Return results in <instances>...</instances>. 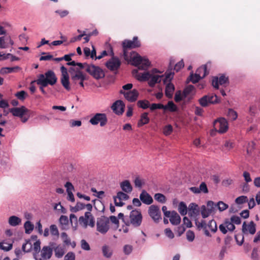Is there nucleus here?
Wrapping results in <instances>:
<instances>
[{
  "instance_id": "4c0bfd02",
  "label": "nucleus",
  "mask_w": 260,
  "mask_h": 260,
  "mask_svg": "<svg viewBox=\"0 0 260 260\" xmlns=\"http://www.w3.org/2000/svg\"><path fill=\"white\" fill-rule=\"evenodd\" d=\"M154 198L156 201L161 204H164L166 202V197L160 193H155Z\"/></svg>"
},
{
  "instance_id": "de8ad7c7",
  "label": "nucleus",
  "mask_w": 260,
  "mask_h": 260,
  "mask_svg": "<svg viewBox=\"0 0 260 260\" xmlns=\"http://www.w3.org/2000/svg\"><path fill=\"white\" fill-rule=\"evenodd\" d=\"M225 225L226 227L227 230L230 232H233L235 229V226L230 220L226 219L224 221Z\"/></svg>"
},
{
  "instance_id": "5fc2aeb1",
  "label": "nucleus",
  "mask_w": 260,
  "mask_h": 260,
  "mask_svg": "<svg viewBox=\"0 0 260 260\" xmlns=\"http://www.w3.org/2000/svg\"><path fill=\"white\" fill-rule=\"evenodd\" d=\"M173 132V127L171 124L165 126L163 128V133L166 136L170 135Z\"/></svg>"
},
{
  "instance_id": "e433bc0d",
  "label": "nucleus",
  "mask_w": 260,
  "mask_h": 260,
  "mask_svg": "<svg viewBox=\"0 0 260 260\" xmlns=\"http://www.w3.org/2000/svg\"><path fill=\"white\" fill-rule=\"evenodd\" d=\"M102 252L103 255L107 258L111 257L112 254V251L107 245H104L102 247Z\"/></svg>"
},
{
  "instance_id": "09e8293b",
  "label": "nucleus",
  "mask_w": 260,
  "mask_h": 260,
  "mask_svg": "<svg viewBox=\"0 0 260 260\" xmlns=\"http://www.w3.org/2000/svg\"><path fill=\"white\" fill-rule=\"evenodd\" d=\"M208 98H208L206 95L203 96L199 100L200 104L202 107L207 106L209 104H210L209 102H208Z\"/></svg>"
},
{
  "instance_id": "052dcab7",
  "label": "nucleus",
  "mask_w": 260,
  "mask_h": 260,
  "mask_svg": "<svg viewBox=\"0 0 260 260\" xmlns=\"http://www.w3.org/2000/svg\"><path fill=\"white\" fill-rule=\"evenodd\" d=\"M217 207V205L215 204L213 201H210L207 202L206 208L212 213L215 208Z\"/></svg>"
},
{
  "instance_id": "49530a36",
  "label": "nucleus",
  "mask_w": 260,
  "mask_h": 260,
  "mask_svg": "<svg viewBox=\"0 0 260 260\" xmlns=\"http://www.w3.org/2000/svg\"><path fill=\"white\" fill-rule=\"evenodd\" d=\"M117 199L119 201L124 200L126 201L128 199L129 196L125 192L122 191H119L117 193L116 197Z\"/></svg>"
},
{
  "instance_id": "58836bf2",
  "label": "nucleus",
  "mask_w": 260,
  "mask_h": 260,
  "mask_svg": "<svg viewBox=\"0 0 260 260\" xmlns=\"http://www.w3.org/2000/svg\"><path fill=\"white\" fill-rule=\"evenodd\" d=\"M177 106L172 101H169L167 105L164 106V110H169L171 112L177 111Z\"/></svg>"
},
{
  "instance_id": "393cba45",
  "label": "nucleus",
  "mask_w": 260,
  "mask_h": 260,
  "mask_svg": "<svg viewBox=\"0 0 260 260\" xmlns=\"http://www.w3.org/2000/svg\"><path fill=\"white\" fill-rule=\"evenodd\" d=\"M165 95L168 98H172L175 90L174 85L172 83H166Z\"/></svg>"
},
{
  "instance_id": "864d4df0",
  "label": "nucleus",
  "mask_w": 260,
  "mask_h": 260,
  "mask_svg": "<svg viewBox=\"0 0 260 260\" xmlns=\"http://www.w3.org/2000/svg\"><path fill=\"white\" fill-rule=\"evenodd\" d=\"M248 199L246 196H241L236 199L235 202L237 204L241 205L246 203Z\"/></svg>"
},
{
  "instance_id": "5701e85b",
  "label": "nucleus",
  "mask_w": 260,
  "mask_h": 260,
  "mask_svg": "<svg viewBox=\"0 0 260 260\" xmlns=\"http://www.w3.org/2000/svg\"><path fill=\"white\" fill-rule=\"evenodd\" d=\"M120 186L122 191L126 193H130L133 190V187L129 181L124 180L120 183Z\"/></svg>"
},
{
  "instance_id": "c03bdc74",
  "label": "nucleus",
  "mask_w": 260,
  "mask_h": 260,
  "mask_svg": "<svg viewBox=\"0 0 260 260\" xmlns=\"http://www.w3.org/2000/svg\"><path fill=\"white\" fill-rule=\"evenodd\" d=\"M137 105L138 107L146 109L149 107L150 104L149 101L146 100H140L137 102Z\"/></svg>"
},
{
  "instance_id": "c85d7f7f",
  "label": "nucleus",
  "mask_w": 260,
  "mask_h": 260,
  "mask_svg": "<svg viewBox=\"0 0 260 260\" xmlns=\"http://www.w3.org/2000/svg\"><path fill=\"white\" fill-rule=\"evenodd\" d=\"M59 222L61 225V229L66 230L69 226V219L67 216L61 215L59 218Z\"/></svg>"
},
{
  "instance_id": "39448f33",
  "label": "nucleus",
  "mask_w": 260,
  "mask_h": 260,
  "mask_svg": "<svg viewBox=\"0 0 260 260\" xmlns=\"http://www.w3.org/2000/svg\"><path fill=\"white\" fill-rule=\"evenodd\" d=\"M86 72L96 80L102 79L105 77L104 71L99 67L93 64H90L89 66H88Z\"/></svg>"
},
{
  "instance_id": "7ed1b4c3",
  "label": "nucleus",
  "mask_w": 260,
  "mask_h": 260,
  "mask_svg": "<svg viewBox=\"0 0 260 260\" xmlns=\"http://www.w3.org/2000/svg\"><path fill=\"white\" fill-rule=\"evenodd\" d=\"M50 246H44L42 247L40 253H33L35 260H49L53 254V247L54 243H50Z\"/></svg>"
},
{
  "instance_id": "4468645a",
  "label": "nucleus",
  "mask_w": 260,
  "mask_h": 260,
  "mask_svg": "<svg viewBox=\"0 0 260 260\" xmlns=\"http://www.w3.org/2000/svg\"><path fill=\"white\" fill-rule=\"evenodd\" d=\"M9 111L14 116L22 117L24 115L30 113V111L25 107L22 106L19 108H12L9 109Z\"/></svg>"
},
{
  "instance_id": "f03ea898",
  "label": "nucleus",
  "mask_w": 260,
  "mask_h": 260,
  "mask_svg": "<svg viewBox=\"0 0 260 260\" xmlns=\"http://www.w3.org/2000/svg\"><path fill=\"white\" fill-rule=\"evenodd\" d=\"M57 79L54 72L52 70H49L45 74H40L36 82L38 85L47 86L48 84L51 85L55 84Z\"/></svg>"
},
{
  "instance_id": "79ce46f5",
  "label": "nucleus",
  "mask_w": 260,
  "mask_h": 260,
  "mask_svg": "<svg viewBox=\"0 0 260 260\" xmlns=\"http://www.w3.org/2000/svg\"><path fill=\"white\" fill-rule=\"evenodd\" d=\"M85 207V205L81 202H77L75 207H72L71 211L73 212H77L78 211L83 209Z\"/></svg>"
},
{
  "instance_id": "dca6fc26",
  "label": "nucleus",
  "mask_w": 260,
  "mask_h": 260,
  "mask_svg": "<svg viewBox=\"0 0 260 260\" xmlns=\"http://www.w3.org/2000/svg\"><path fill=\"white\" fill-rule=\"evenodd\" d=\"M242 232L244 234H246L249 232L250 234L253 235L256 232L255 224L253 221H251L247 225L246 222H244L242 225Z\"/></svg>"
},
{
  "instance_id": "f704fd0d",
  "label": "nucleus",
  "mask_w": 260,
  "mask_h": 260,
  "mask_svg": "<svg viewBox=\"0 0 260 260\" xmlns=\"http://www.w3.org/2000/svg\"><path fill=\"white\" fill-rule=\"evenodd\" d=\"M201 79H202V78L199 74H197V73L196 74H193L192 73L190 74L187 80H189L192 83L194 84L199 82V81Z\"/></svg>"
},
{
  "instance_id": "680f3d73",
  "label": "nucleus",
  "mask_w": 260,
  "mask_h": 260,
  "mask_svg": "<svg viewBox=\"0 0 260 260\" xmlns=\"http://www.w3.org/2000/svg\"><path fill=\"white\" fill-rule=\"evenodd\" d=\"M41 242L39 240H37L33 244L34 246V253H40L41 249Z\"/></svg>"
},
{
  "instance_id": "9d476101",
  "label": "nucleus",
  "mask_w": 260,
  "mask_h": 260,
  "mask_svg": "<svg viewBox=\"0 0 260 260\" xmlns=\"http://www.w3.org/2000/svg\"><path fill=\"white\" fill-rule=\"evenodd\" d=\"M214 129L219 133H224L228 129V123L224 118H220L214 121L213 123Z\"/></svg>"
},
{
  "instance_id": "4d7b16f0",
  "label": "nucleus",
  "mask_w": 260,
  "mask_h": 260,
  "mask_svg": "<svg viewBox=\"0 0 260 260\" xmlns=\"http://www.w3.org/2000/svg\"><path fill=\"white\" fill-rule=\"evenodd\" d=\"M195 224L199 230L201 229L207 228V224L204 220H202L201 222H199L197 219H196L195 220Z\"/></svg>"
},
{
  "instance_id": "a211bd4d",
  "label": "nucleus",
  "mask_w": 260,
  "mask_h": 260,
  "mask_svg": "<svg viewBox=\"0 0 260 260\" xmlns=\"http://www.w3.org/2000/svg\"><path fill=\"white\" fill-rule=\"evenodd\" d=\"M140 200L146 205H150L153 201L151 196L145 190H143L140 193Z\"/></svg>"
},
{
  "instance_id": "6e6552de",
  "label": "nucleus",
  "mask_w": 260,
  "mask_h": 260,
  "mask_svg": "<svg viewBox=\"0 0 260 260\" xmlns=\"http://www.w3.org/2000/svg\"><path fill=\"white\" fill-rule=\"evenodd\" d=\"M148 213L155 223H158L161 220V211L159 207L156 205H152L149 206Z\"/></svg>"
},
{
  "instance_id": "b1692460",
  "label": "nucleus",
  "mask_w": 260,
  "mask_h": 260,
  "mask_svg": "<svg viewBox=\"0 0 260 260\" xmlns=\"http://www.w3.org/2000/svg\"><path fill=\"white\" fill-rule=\"evenodd\" d=\"M21 68L18 66L14 67H3L0 70V73L2 75L10 74L14 72H17L20 71Z\"/></svg>"
},
{
  "instance_id": "338daca9",
  "label": "nucleus",
  "mask_w": 260,
  "mask_h": 260,
  "mask_svg": "<svg viewBox=\"0 0 260 260\" xmlns=\"http://www.w3.org/2000/svg\"><path fill=\"white\" fill-rule=\"evenodd\" d=\"M199 188L200 193L203 192L204 193H207L208 192V189L207 185L204 182L201 183Z\"/></svg>"
},
{
  "instance_id": "c756f323",
  "label": "nucleus",
  "mask_w": 260,
  "mask_h": 260,
  "mask_svg": "<svg viewBox=\"0 0 260 260\" xmlns=\"http://www.w3.org/2000/svg\"><path fill=\"white\" fill-rule=\"evenodd\" d=\"M207 64H204L203 66L199 68L196 73L201 76L202 78H204L207 75L209 74V72L207 70Z\"/></svg>"
},
{
  "instance_id": "ea45409f",
  "label": "nucleus",
  "mask_w": 260,
  "mask_h": 260,
  "mask_svg": "<svg viewBox=\"0 0 260 260\" xmlns=\"http://www.w3.org/2000/svg\"><path fill=\"white\" fill-rule=\"evenodd\" d=\"M212 213L206 208L205 205H202L201 208V214L203 218L208 217Z\"/></svg>"
},
{
  "instance_id": "f8f14e48",
  "label": "nucleus",
  "mask_w": 260,
  "mask_h": 260,
  "mask_svg": "<svg viewBox=\"0 0 260 260\" xmlns=\"http://www.w3.org/2000/svg\"><path fill=\"white\" fill-rule=\"evenodd\" d=\"M120 93L123 94L125 99L131 102L136 101L139 95L138 90L135 89L129 91H125L123 90H121Z\"/></svg>"
},
{
  "instance_id": "603ef678",
  "label": "nucleus",
  "mask_w": 260,
  "mask_h": 260,
  "mask_svg": "<svg viewBox=\"0 0 260 260\" xmlns=\"http://www.w3.org/2000/svg\"><path fill=\"white\" fill-rule=\"evenodd\" d=\"M228 116L230 119L232 120H235L237 118V114L236 111L232 109H230L228 110Z\"/></svg>"
},
{
  "instance_id": "412c9836",
  "label": "nucleus",
  "mask_w": 260,
  "mask_h": 260,
  "mask_svg": "<svg viewBox=\"0 0 260 260\" xmlns=\"http://www.w3.org/2000/svg\"><path fill=\"white\" fill-rule=\"evenodd\" d=\"M164 77L163 75H155L150 74V77L148 80V84L150 87H153L156 83H160L162 78Z\"/></svg>"
},
{
  "instance_id": "0eeeda50",
  "label": "nucleus",
  "mask_w": 260,
  "mask_h": 260,
  "mask_svg": "<svg viewBox=\"0 0 260 260\" xmlns=\"http://www.w3.org/2000/svg\"><path fill=\"white\" fill-rule=\"evenodd\" d=\"M109 219L102 216L97 219L96 226L97 231L101 234H106L109 229Z\"/></svg>"
},
{
  "instance_id": "bb28decb",
  "label": "nucleus",
  "mask_w": 260,
  "mask_h": 260,
  "mask_svg": "<svg viewBox=\"0 0 260 260\" xmlns=\"http://www.w3.org/2000/svg\"><path fill=\"white\" fill-rule=\"evenodd\" d=\"M21 222V219L16 216H11L9 217L8 223L12 226H16L19 225Z\"/></svg>"
},
{
  "instance_id": "0e129e2a",
  "label": "nucleus",
  "mask_w": 260,
  "mask_h": 260,
  "mask_svg": "<svg viewBox=\"0 0 260 260\" xmlns=\"http://www.w3.org/2000/svg\"><path fill=\"white\" fill-rule=\"evenodd\" d=\"M186 239L189 242H192L194 239V234L193 232L191 230L187 231L186 233Z\"/></svg>"
},
{
  "instance_id": "7c9ffc66",
  "label": "nucleus",
  "mask_w": 260,
  "mask_h": 260,
  "mask_svg": "<svg viewBox=\"0 0 260 260\" xmlns=\"http://www.w3.org/2000/svg\"><path fill=\"white\" fill-rule=\"evenodd\" d=\"M32 248V244L30 240H25V243L22 246V249L24 252H29Z\"/></svg>"
},
{
  "instance_id": "72a5a7b5",
  "label": "nucleus",
  "mask_w": 260,
  "mask_h": 260,
  "mask_svg": "<svg viewBox=\"0 0 260 260\" xmlns=\"http://www.w3.org/2000/svg\"><path fill=\"white\" fill-rule=\"evenodd\" d=\"M145 183V180L140 176H137L134 180V184L136 187L141 188Z\"/></svg>"
},
{
  "instance_id": "774afa93",
  "label": "nucleus",
  "mask_w": 260,
  "mask_h": 260,
  "mask_svg": "<svg viewBox=\"0 0 260 260\" xmlns=\"http://www.w3.org/2000/svg\"><path fill=\"white\" fill-rule=\"evenodd\" d=\"M64 260H75V254L73 252H69L64 257Z\"/></svg>"
},
{
  "instance_id": "e2e57ef3",
  "label": "nucleus",
  "mask_w": 260,
  "mask_h": 260,
  "mask_svg": "<svg viewBox=\"0 0 260 260\" xmlns=\"http://www.w3.org/2000/svg\"><path fill=\"white\" fill-rule=\"evenodd\" d=\"M217 206L218 207V209L220 211H223L226 210L229 206L228 204L223 203L222 201H219L217 204Z\"/></svg>"
},
{
  "instance_id": "bf43d9fd",
  "label": "nucleus",
  "mask_w": 260,
  "mask_h": 260,
  "mask_svg": "<svg viewBox=\"0 0 260 260\" xmlns=\"http://www.w3.org/2000/svg\"><path fill=\"white\" fill-rule=\"evenodd\" d=\"M133 249V247L129 244L125 245L123 247V252L125 255H129L130 254Z\"/></svg>"
},
{
  "instance_id": "1a4fd4ad",
  "label": "nucleus",
  "mask_w": 260,
  "mask_h": 260,
  "mask_svg": "<svg viewBox=\"0 0 260 260\" xmlns=\"http://www.w3.org/2000/svg\"><path fill=\"white\" fill-rule=\"evenodd\" d=\"M108 122L107 115L105 113H96L89 120V122L93 125H97L99 123L101 126H104Z\"/></svg>"
},
{
  "instance_id": "8fccbe9b",
  "label": "nucleus",
  "mask_w": 260,
  "mask_h": 260,
  "mask_svg": "<svg viewBox=\"0 0 260 260\" xmlns=\"http://www.w3.org/2000/svg\"><path fill=\"white\" fill-rule=\"evenodd\" d=\"M27 95V93L24 90L20 91L15 93V96L21 101H23Z\"/></svg>"
},
{
  "instance_id": "9b49d317",
  "label": "nucleus",
  "mask_w": 260,
  "mask_h": 260,
  "mask_svg": "<svg viewBox=\"0 0 260 260\" xmlns=\"http://www.w3.org/2000/svg\"><path fill=\"white\" fill-rule=\"evenodd\" d=\"M69 72L71 74V80L75 84L77 80L84 81L86 80L85 75L78 69H75L73 67L70 68Z\"/></svg>"
},
{
  "instance_id": "6ab92c4d",
  "label": "nucleus",
  "mask_w": 260,
  "mask_h": 260,
  "mask_svg": "<svg viewBox=\"0 0 260 260\" xmlns=\"http://www.w3.org/2000/svg\"><path fill=\"white\" fill-rule=\"evenodd\" d=\"M228 81V78L224 75H221L219 78L214 77L212 79V85L216 89L218 88V85H223Z\"/></svg>"
},
{
  "instance_id": "cd10ccee",
  "label": "nucleus",
  "mask_w": 260,
  "mask_h": 260,
  "mask_svg": "<svg viewBox=\"0 0 260 260\" xmlns=\"http://www.w3.org/2000/svg\"><path fill=\"white\" fill-rule=\"evenodd\" d=\"M54 251L55 255L57 258L62 257L64 254V248L60 245L54 247Z\"/></svg>"
},
{
  "instance_id": "a878e982",
  "label": "nucleus",
  "mask_w": 260,
  "mask_h": 260,
  "mask_svg": "<svg viewBox=\"0 0 260 260\" xmlns=\"http://www.w3.org/2000/svg\"><path fill=\"white\" fill-rule=\"evenodd\" d=\"M148 113L144 112L141 115V118L138 123L139 127L142 126L144 124H147L149 122V118L148 116Z\"/></svg>"
},
{
  "instance_id": "37998d69",
  "label": "nucleus",
  "mask_w": 260,
  "mask_h": 260,
  "mask_svg": "<svg viewBox=\"0 0 260 260\" xmlns=\"http://www.w3.org/2000/svg\"><path fill=\"white\" fill-rule=\"evenodd\" d=\"M208 227L211 232L215 233L217 230L216 222L214 220L209 221L207 224Z\"/></svg>"
},
{
  "instance_id": "423d86ee",
  "label": "nucleus",
  "mask_w": 260,
  "mask_h": 260,
  "mask_svg": "<svg viewBox=\"0 0 260 260\" xmlns=\"http://www.w3.org/2000/svg\"><path fill=\"white\" fill-rule=\"evenodd\" d=\"M78 221L84 228H86L88 225L92 228L95 225L94 218L90 212H86L84 216H80Z\"/></svg>"
},
{
  "instance_id": "6e6d98bb",
  "label": "nucleus",
  "mask_w": 260,
  "mask_h": 260,
  "mask_svg": "<svg viewBox=\"0 0 260 260\" xmlns=\"http://www.w3.org/2000/svg\"><path fill=\"white\" fill-rule=\"evenodd\" d=\"M61 238H62L63 242L67 245H69L71 244V240L69 238L68 235L65 232H62L61 234Z\"/></svg>"
},
{
  "instance_id": "69168bd1",
  "label": "nucleus",
  "mask_w": 260,
  "mask_h": 260,
  "mask_svg": "<svg viewBox=\"0 0 260 260\" xmlns=\"http://www.w3.org/2000/svg\"><path fill=\"white\" fill-rule=\"evenodd\" d=\"M9 47L5 37H0V48L1 49L7 48Z\"/></svg>"
},
{
  "instance_id": "aec40b11",
  "label": "nucleus",
  "mask_w": 260,
  "mask_h": 260,
  "mask_svg": "<svg viewBox=\"0 0 260 260\" xmlns=\"http://www.w3.org/2000/svg\"><path fill=\"white\" fill-rule=\"evenodd\" d=\"M200 213V209L197 204L190 203L188 206V215L191 217H196Z\"/></svg>"
},
{
  "instance_id": "f3484780",
  "label": "nucleus",
  "mask_w": 260,
  "mask_h": 260,
  "mask_svg": "<svg viewBox=\"0 0 260 260\" xmlns=\"http://www.w3.org/2000/svg\"><path fill=\"white\" fill-rule=\"evenodd\" d=\"M150 74L151 73L149 72L140 73L138 72V70H134L133 71V76L140 81H148L150 77Z\"/></svg>"
},
{
  "instance_id": "a19ab883",
  "label": "nucleus",
  "mask_w": 260,
  "mask_h": 260,
  "mask_svg": "<svg viewBox=\"0 0 260 260\" xmlns=\"http://www.w3.org/2000/svg\"><path fill=\"white\" fill-rule=\"evenodd\" d=\"M194 89V86L191 85H188L186 86L183 91V95L184 98H186L188 95H190L191 92L193 91Z\"/></svg>"
},
{
  "instance_id": "473e14b6",
  "label": "nucleus",
  "mask_w": 260,
  "mask_h": 260,
  "mask_svg": "<svg viewBox=\"0 0 260 260\" xmlns=\"http://www.w3.org/2000/svg\"><path fill=\"white\" fill-rule=\"evenodd\" d=\"M24 228L26 234H30L34 229V225L30 221H26L24 224Z\"/></svg>"
},
{
  "instance_id": "3c124183",
  "label": "nucleus",
  "mask_w": 260,
  "mask_h": 260,
  "mask_svg": "<svg viewBox=\"0 0 260 260\" xmlns=\"http://www.w3.org/2000/svg\"><path fill=\"white\" fill-rule=\"evenodd\" d=\"M251 258L252 260H259L260 257L258 253V248H254L252 249Z\"/></svg>"
},
{
  "instance_id": "4be33fe9",
  "label": "nucleus",
  "mask_w": 260,
  "mask_h": 260,
  "mask_svg": "<svg viewBox=\"0 0 260 260\" xmlns=\"http://www.w3.org/2000/svg\"><path fill=\"white\" fill-rule=\"evenodd\" d=\"M169 217L170 221L173 225H178L181 222V217L175 211H171V214Z\"/></svg>"
},
{
  "instance_id": "a18cd8bd",
  "label": "nucleus",
  "mask_w": 260,
  "mask_h": 260,
  "mask_svg": "<svg viewBox=\"0 0 260 260\" xmlns=\"http://www.w3.org/2000/svg\"><path fill=\"white\" fill-rule=\"evenodd\" d=\"M208 98H209L208 99V102H209L210 104H216L218 103L219 99L216 95L213 94H209L206 95Z\"/></svg>"
},
{
  "instance_id": "2eb2a0df",
  "label": "nucleus",
  "mask_w": 260,
  "mask_h": 260,
  "mask_svg": "<svg viewBox=\"0 0 260 260\" xmlns=\"http://www.w3.org/2000/svg\"><path fill=\"white\" fill-rule=\"evenodd\" d=\"M125 105L121 100L115 102L111 106V109L117 115H122L124 111Z\"/></svg>"
},
{
  "instance_id": "20e7f679",
  "label": "nucleus",
  "mask_w": 260,
  "mask_h": 260,
  "mask_svg": "<svg viewBox=\"0 0 260 260\" xmlns=\"http://www.w3.org/2000/svg\"><path fill=\"white\" fill-rule=\"evenodd\" d=\"M129 220L125 222L127 225L132 224L135 228L141 225L142 221V215L140 211L137 209L133 210L129 214Z\"/></svg>"
},
{
  "instance_id": "f257e3e1",
  "label": "nucleus",
  "mask_w": 260,
  "mask_h": 260,
  "mask_svg": "<svg viewBox=\"0 0 260 260\" xmlns=\"http://www.w3.org/2000/svg\"><path fill=\"white\" fill-rule=\"evenodd\" d=\"M138 39L137 37H134L133 40H125L123 41V55L125 60L131 61V64L138 67V69L145 70L150 66L149 61L135 52H133L129 55L127 51L128 49L135 48L140 46L141 44Z\"/></svg>"
},
{
  "instance_id": "2f4dec72",
  "label": "nucleus",
  "mask_w": 260,
  "mask_h": 260,
  "mask_svg": "<svg viewBox=\"0 0 260 260\" xmlns=\"http://www.w3.org/2000/svg\"><path fill=\"white\" fill-rule=\"evenodd\" d=\"M61 83L64 88L67 90H70L71 87L70 86V82H69V76H62L61 77Z\"/></svg>"
},
{
  "instance_id": "c9c22d12",
  "label": "nucleus",
  "mask_w": 260,
  "mask_h": 260,
  "mask_svg": "<svg viewBox=\"0 0 260 260\" xmlns=\"http://www.w3.org/2000/svg\"><path fill=\"white\" fill-rule=\"evenodd\" d=\"M178 211L182 215H185L187 212V207L183 202H181L178 205Z\"/></svg>"
},
{
  "instance_id": "13d9d810",
  "label": "nucleus",
  "mask_w": 260,
  "mask_h": 260,
  "mask_svg": "<svg viewBox=\"0 0 260 260\" xmlns=\"http://www.w3.org/2000/svg\"><path fill=\"white\" fill-rule=\"evenodd\" d=\"M81 247L84 250L89 251L90 250V247L89 244L87 242V241L82 239L81 240Z\"/></svg>"
},
{
  "instance_id": "ddd939ff",
  "label": "nucleus",
  "mask_w": 260,
  "mask_h": 260,
  "mask_svg": "<svg viewBox=\"0 0 260 260\" xmlns=\"http://www.w3.org/2000/svg\"><path fill=\"white\" fill-rule=\"evenodd\" d=\"M121 62L117 57H113L106 63V67L111 71H117L120 67Z\"/></svg>"
}]
</instances>
